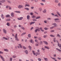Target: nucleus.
<instances>
[{"label":"nucleus","mask_w":61,"mask_h":61,"mask_svg":"<svg viewBox=\"0 0 61 61\" xmlns=\"http://www.w3.org/2000/svg\"><path fill=\"white\" fill-rule=\"evenodd\" d=\"M32 52L33 53V54L34 55H35L36 56H37V55H40V53H35V51H32Z\"/></svg>","instance_id":"f257e3e1"},{"label":"nucleus","mask_w":61,"mask_h":61,"mask_svg":"<svg viewBox=\"0 0 61 61\" xmlns=\"http://www.w3.org/2000/svg\"><path fill=\"white\" fill-rule=\"evenodd\" d=\"M15 40L17 41H19V39L17 38V34H16L15 36Z\"/></svg>","instance_id":"f03ea898"},{"label":"nucleus","mask_w":61,"mask_h":61,"mask_svg":"<svg viewBox=\"0 0 61 61\" xmlns=\"http://www.w3.org/2000/svg\"><path fill=\"white\" fill-rule=\"evenodd\" d=\"M5 0H3L2 1H0V5H2V3H4V2H5Z\"/></svg>","instance_id":"7ed1b4c3"},{"label":"nucleus","mask_w":61,"mask_h":61,"mask_svg":"<svg viewBox=\"0 0 61 61\" xmlns=\"http://www.w3.org/2000/svg\"><path fill=\"white\" fill-rule=\"evenodd\" d=\"M23 6L22 5H19L18 6L19 8H23Z\"/></svg>","instance_id":"20e7f679"},{"label":"nucleus","mask_w":61,"mask_h":61,"mask_svg":"<svg viewBox=\"0 0 61 61\" xmlns=\"http://www.w3.org/2000/svg\"><path fill=\"white\" fill-rule=\"evenodd\" d=\"M52 25H54L55 26L54 27H56V26H57V25H56V23L52 24Z\"/></svg>","instance_id":"39448f33"},{"label":"nucleus","mask_w":61,"mask_h":61,"mask_svg":"<svg viewBox=\"0 0 61 61\" xmlns=\"http://www.w3.org/2000/svg\"><path fill=\"white\" fill-rule=\"evenodd\" d=\"M44 48L47 49H50V48H49V47H47L46 46H44Z\"/></svg>","instance_id":"423d86ee"},{"label":"nucleus","mask_w":61,"mask_h":61,"mask_svg":"<svg viewBox=\"0 0 61 61\" xmlns=\"http://www.w3.org/2000/svg\"><path fill=\"white\" fill-rule=\"evenodd\" d=\"M56 41L57 43H58V46H59L60 47H61V44H59L58 43V41Z\"/></svg>","instance_id":"0eeeda50"},{"label":"nucleus","mask_w":61,"mask_h":61,"mask_svg":"<svg viewBox=\"0 0 61 61\" xmlns=\"http://www.w3.org/2000/svg\"><path fill=\"white\" fill-rule=\"evenodd\" d=\"M44 59L46 61H48V59L47 58H46L45 57H44Z\"/></svg>","instance_id":"6e6552de"},{"label":"nucleus","mask_w":61,"mask_h":61,"mask_svg":"<svg viewBox=\"0 0 61 61\" xmlns=\"http://www.w3.org/2000/svg\"><path fill=\"white\" fill-rule=\"evenodd\" d=\"M17 19L18 20H22V19H23V17H21L20 18H18Z\"/></svg>","instance_id":"1a4fd4ad"},{"label":"nucleus","mask_w":61,"mask_h":61,"mask_svg":"<svg viewBox=\"0 0 61 61\" xmlns=\"http://www.w3.org/2000/svg\"><path fill=\"white\" fill-rule=\"evenodd\" d=\"M0 57L2 59V60L3 61H5V60H4V58L2 57L0 55Z\"/></svg>","instance_id":"9d476101"},{"label":"nucleus","mask_w":61,"mask_h":61,"mask_svg":"<svg viewBox=\"0 0 61 61\" xmlns=\"http://www.w3.org/2000/svg\"><path fill=\"white\" fill-rule=\"evenodd\" d=\"M35 22H32L30 23V25H32L33 24H35Z\"/></svg>","instance_id":"9b49d317"},{"label":"nucleus","mask_w":61,"mask_h":61,"mask_svg":"<svg viewBox=\"0 0 61 61\" xmlns=\"http://www.w3.org/2000/svg\"><path fill=\"white\" fill-rule=\"evenodd\" d=\"M30 16L29 15H28L27 16V18L28 19V20H29L30 19Z\"/></svg>","instance_id":"f8f14e48"},{"label":"nucleus","mask_w":61,"mask_h":61,"mask_svg":"<svg viewBox=\"0 0 61 61\" xmlns=\"http://www.w3.org/2000/svg\"><path fill=\"white\" fill-rule=\"evenodd\" d=\"M43 42L44 43V44H46V45H48V43H47L46 41H44Z\"/></svg>","instance_id":"ddd939ff"},{"label":"nucleus","mask_w":61,"mask_h":61,"mask_svg":"<svg viewBox=\"0 0 61 61\" xmlns=\"http://www.w3.org/2000/svg\"><path fill=\"white\" fill-rule=\"evenodd\" d=\"M43 13H45L46 12V10L45 9L43 11Z\"/></svg>","instance_id":"4468645a"},{"label":"nucleus","mask_w":61,"mask_h":61,"mask_svg":"<svg viewBox=\"0 0 61 61\" xmlns=\"http://www.w3.org/2000/svg\"><path fill=\"white\" fill-rule=\"evenodd\" d=\"M26 6L29 7V6H30V5L29 4H26L25 6V7H26Z\"/></svg>","instance_id":"2eb2a0df"},{"label":"nucleus","mask_w":61,"mask_h":61,"mask_svg":"<svg viewBox=\"0 0 61 61\" xmlns=\"http://www.w3.org/2000/svg\"><path fill=\"white\" fill-rule=\"evenodd\" d=\"M56 14H57L58 15H59V16H60V17H61V15H60V14H59V12H56Z\"/></svg>","instance_id":"dca6fc26"},{"label":"nucleus","mask_w":61,"mask_h":61,"mask_svg":"<svg viewBox=\"0 0 61 61\" xmlns=\"http://www.w3.org/2000/svg\"><path fill=\"white\" fill-rule=\"evenodd\" d=\"M58 6H59V7H60L61 6V3H59L58 4Z\"/></svg>","instance_id":"f3484780"},{"label":"nucleus","mask_w":61,"mask_h":61,"mask_svg":"<svg viewBox=\"0 0 61 61\" xmlns=\"http://www.w3.org/2000/svg\"><path fill=\"white\" fill-rule=\"evenodd\" d=\"M3 39H5V40H8V39H9V38H5V37H3Z\"/></svg>","instance_id":"a211bd4d"},{"label":"nucleus","mask_w":61,"mask_h":61,"mask_svg":"<svg viewBox=\"0 0 61 61\" xmlns=\"http://www.w3.org/2000/svg\"><path fill=\"white\" fill-rule=\"evenodd\" d=\"M58 0H55V3H58Z\"/></svg>","instance_id":"6ab92c4d"},{"label":"nucleus","mask_w":61,"mask_h":61,"mask_svg":"<svg viewBox=\"0 0 61 61\" xmlns=\"http://www.w3.org/2000/svg\"><path fill=\"white\" fill-rule=\"evenodd\" d=\"M28 47L30 49V50H31L32 47H31V46H28Z\"/></svg>","instance_id":"aec40b11"},{"label":"nucleus","mask_w":61,"mask_h":61,"mask_svg":"<svg viewBox=\"0 0 61 61\" xmlns=\"http://www.w3.org/2000/svg\"><path fill=\"white\" fill-rule=\"evenodd\" d=\"M40 29H41V31H42V32H44V30L42 29V28L41 27H40Z\"/></svg>","instance_id":"412c9836"},{"label":"nucleus","mask_w":61,"mask_h":61,"mask_svg":"<svg viewBox=\"0 0 61 61\" xmlns=\"http://www.w3.org/2000/svg\"><path fill=\"white\" fill-rule=\"evenodd\" d=\"M11 16H12V17H14V13H11Z\"/></svg>","instance_id":"4be33fe9"},{"label":"nucleus","mask_w":61,"mask_h":61,"mask_svg":"<svg viewBox=\"0 0 61 61\" xmlns=\"http://www.w3.org/2000/svg\"><path fill=\"white\" fill-rule=\"evenodd\" d=\"M25 34H26V33H23L21 35V36H23V35H25Z\"/></svg>","instance_id":"5701e85b"},{"label":"nucleus","mask_w":61,"mask_h":61,"mask_svg":"<svg viewBox=\"0 0 61 61\" xmlns=\"http://www.w3.org/2000/svg\"><path fill=\"white\" fill-rule=\"evenodd\" d=\"M4 32L5 33V34H6V31L5 29H4L3 30Z\"/></svg>","instance_id":"b1692460"},{"label":"nucleus","mask_w":61,"mask_h":61,"mask_svg":"<svg viewBox=\"0 0 61 61\" xmlns=\"http://www.w3.org/2000/svg\"><path fill=\"white\" fill-rule=\"evenodd\" d=\"M40 18V16H38L36 18V19H39Z\"/></svg>","instance_id":"393cba45"},{"label":"nucleus","mask_w":61,"mask_h":61,"mask_svg":"<svg viewBox=\"0 0 61 61\" xmlns=\"http://www.w3.org/2000/svg\"><path fill=\"white\" fill-rule=\"evenodd\" d=\"M56 49L57 50H58L59 51V52H61V50H60L59 49H58V48H56Z\"/></svg>","instance_id":"a878e982"},{"label":"nucleus","mask_w":61,"mask_h":61,"mask_svg":"<svg viewBox=\"0 0 61 61\" xmlns=\"http://www.w3.org/2000/svg\"><path fill=\"white\" fill-rule=\"evenodd\" d=\"M25 53L26 54H28V51H27V50L25 51Z\"/></svg>","instance_id":"bb28decb"},{"label":"nucleus","mask_w":61,"mask_h":61,"mask_svg":"<svg viewBox=\"0 0 61 61\" xmlns=\"http://www.w3.org/2000/svg\"><path fill=\"white\" fill-rule=\"evenodd\" d=\"M21 28L22 29V30H25V28L23 27H22Z\"/></svg>","instance_id":"cd10ccee"},{"label":"nucleus","mask_w":61,"mask_h":61,"mask_svg":"<svg viewBox=\"0 0 61 61\" xmlns=\"http://www.w3.org/2000/svg\"><path fill=\"white\" fill-rule=\"evenodd\" d=\"M54 20L55 21H57L58 20H59V19L58 18L55 19Z\"/></svg>","instance_id":"c85d7f7f"},{"label":"nucleus","mask_w":61,"mask_h":61,"mask_svg":"<svg viewBox=\"0 0 61 61\" xmlns=\"http://www.w3.org/2000/svg\"><path fill=\"white\" fill-rule=\"evenodd\" d=\"M19 46H20V47L21 48H22V46H21V44H19Z\"/></svg>","instance_id":"c756f323"},{"label":"nucleus","mask_w":61,"mask_h":61,"mask_svg":"<svg viewBox=\"0 0 61 61\" xmlns=\"http://www.w3.org/2000/svg\"><path fill=\"white\" fill-rule=\"evenodd\" d=\"M42 39V38L40 37H39L38 40L40 41H41Z\"/></svg>","instance_id":"7c9ffc66"},{"label":"nucleus","mask_w":61,"mask_h":61,"mask_svg":"<svg viewBox=\"0 0 61 61\" xmlns=\"http://www.w3.org/2000/svg\"><path fill=\"white\" fill-rule=\"evenodd\" d=\"M40 4L41 5H42V6L44 5V4L43 3H40Z\"/></svg>","instance_id":"2f4dec72"},{"label":"nucleus","mask_w":61,"mask_h":61,"mask_svg":"<svg viewBox=\"0 0 61 61\" xmlns=\"http://www.w3.org/2000/svg\"><path fill=\"white\" fill-rule=\"evenodd\" d=\"M25 9H26V10H29V8H25Z\"/></svg>","instance_id":"473e14b6"},{"label":"nucleus","mask_w":61,"mask_h":61,"mask_svg":"<svg viewBox=\"0 0 61 61\" xmlns=\"http://www.w3.org/2000/svg\"><path fill=\"white\" fill-rule=\"evenodd\" d=\"M28 36L29 37H30V38L31 37V34H28Z\"/></svg>","instance_id":"72a5a7b5"},{"label":"nucleus","mask_w":61,"mask_h":61,"mask_svg":"<svg viewBox=\"0 0 61 61\" xmlns=\"http://www.w3.org/2000/svg\"><path fill=\"white\" fill-rule=\"evenodd\" d=\"M30 42L31 43H33V44H34V41H33V40H30Z\"/></svg>","instance_id":"f704fd0d"},{"label":"nucleus","mask_w":61,"mask_h":61,"mask_svg":"<svg viewBox=\"0 0 61 61\" xmlns=\"http://www.w3.org/2000/svg\"><path fill=\"white\" fill-rule=\"evenodd\" d=\"M7 25H8V26H9L10 25V24L8 22L6 24Z\"/></svg>","instance_id":"c9c22d12"},{"label":"nucleus","mask_w":61,"mask_h":61,"mask_svg":"<svg viewBox=\"0 0 61 61\" xmlns=\"http://www.w3.org/2000/svg\"><path fill=\"white\" fill-rule=\"evenodd\" d=\"M50 36H51V37H54L55 36L53 35H50Z\"/></svg>","instance_id":"e433bc0d"},{"label":"nucleus","mask_w":61,"mask_h":61,"mask_svg":"<svg viewBox=\"0 0 61 61\" xmlns=\"http://www.w3.org/2000/svg\"><path fill=\"white\" fill-rule=\"evenodd\" d=\"M5 51H6V52H8V50L7 49H5L4 50Z\"/></svg>","instance_id":"4c0bfd02"},{"label":"nucleus","mask_w":61,"mask_h":61,"mask_svg":"<svg viewBox=\"0 0 61 61\" xmlns=\"http://www.w3.org/2000/svg\"><path fill=\"white\" fill-rule=\"evenodd\" d=\"M40 45H42V44H43V42L42 41H40Z\"/></svg>","instance_id":"58836bf2"},{"label":"nucleus","mask_w":61,"mask_h":61,"mask_svg":"<svg viewBox=\"0 0 61 61\" xmlns=\"http://www.w3.org/2000/svg\"><path fill=\"white\" fill-rule=\"evenodd\" d=\"M6 17H10V15H6Z\"/></svg>","instance_id":"ea45409f"},{"label":"nucleus","mask_w":61,"mask_h":61,"mask_svg":"<svg viewBox=\"0 0 61 61\" xmlns=\"http://www.w3.org/2000/svg\"><path fill=\"white\" fill-rule=\"evenodd\" d=\"M4 15H3L2 14L1 15V17L2 18V19H4Z\"/></svg>","instance_id":"a19ab883"},{"label":"nucleus","mask_w":61,"mask_h":61,"mask_svg":"<svg viewBox=\"0 0 61 61\" xmlns=\"http://www.w3.org/2000/svg\"><path fill=\"white\" fill-rule=\"evenodd\" d=\"M35 17H36V16L34 15H33L32 16V18H35Z\"/></svg>","instance_id":"79ce46f5"},{"label":"nucleus","mask_w":61,"mask_h":61,"mask_svg":"<svg viewBox=\"0 0 61 61\" xmlns=\"http://www.w3.org/2000/svg\"><path fill=\"white\" fill-rule=\"evenodd\" d=\"M33 21H37V20H36L35 19H33Z\"/></svg>","instance_id":"37998d69"},{"label":"nucleus","mask_w":61,"mask_h":61,"mask_svg":"<svg viewBox=\"0 0 61 61\" xmlns=\"http://www.w3.org/2000/svg\"><path fill=\"white\" fill-rule=\"evenodd\" d=\"M48 28H47V27H45L44 28V29L46 30H48Z\"/></svg>","instance_id":"c03bdc74"},{"label":"nucleus","mask_w":61,"mask_h":61,"mask_svg":"<svg viewBox=\"0 0 61 61\" xmlns=\"http://www.w3.org/2000/svg\"><path fill=\"white\" fill-rule=\"evenodd\" d=\"M56 39V38H54L53 39V41L54 42H56V41L55 40Z\"/></svg>","instance_id":"a18cd8bd"},{"label":"nucleus","mask_w":61,"mask_h":61,"mask_svg":"<svg viewBox=\"0 0 61 61\" xmlns=\"http://www.w3.org/2000/svg\"><path fill=\"white\" fill-rule=\"evenodd\" d=\"M15 12H16V13H20V12L19 11H15Z\"/></svg>","instance_id":"49530a36"},{"label":"nucleus","mask_w":61,"mask_h":61,"mask_svg":"<svg viewBox=\"0 0 61 61\" xmlns=\"http://www.w3.org/2000/svg\"><path fill=\"white\" fill-rule=\"evenodd\" d=\"M10 6H6V8H8V7H9Z\"/></svg>","instance_id":"de8ad7c7"},{"label":"nucleus","mask_w":61,"mask_h":61,"mask_svg":"<svg viewBox=\"0 0 61 61\" xmlns=\"http://www.w3.org/2000/svg\"><path fill=\"white\" fill-rule=\"evenodd\" d=\"M35 41L36 43H38V40H35Z\"/></svg>","instance_id":"09e8293b"},{"label":"nucleus","mask_w":61,"mask_h":61,"mask_svg":"<svg viewBox=\"0 0 61 61\" xmlns=\"http://www.w3.org/2000/svg\"><path fill=\"white\" fill-rule=\"evenodd\" d=\"M38 30V29H36L35 30V31L36 32V33L37 32V30Z\"/></svg>","instance_id":"8fccbe9b"},{"label":"nucleus","mask_w":61,"mask_h":61,"mask_svg":"<svg viewBox=\"0 0 61 61\" xmlns=\"http://www.w3.org/2000/svg\"><path fill=\"white\" fill-rule=\"evenodd\" d=\"M39 10L40 11H42V8H40L39 9Z\"/></svg>","instance_id":"3c124183"},{"label":"nucleus","mask_w":61,"mask_h":61,"mask_svg":"<svg viewBox=\"0 0 61 61\" xmlns=\"http://www.w3.org/2000/svg\"><path fill=\"white\" fill-rule=\"evenodd\" d=\"M51 57V58H52V59H53L54 60H56V58H52V57Z\"/></svg>","instance_id":"603ef678"},{"label":"nucleus","mask_w":61,"mask_h":61,"mask_svg":"<svg viewBox=\"0 0 61 61\" xmlns=\"http://www.w3.org/2000/svg\"><path fill=\"white\" fill-rule=\"evenodd\" d=\"M6 20V21H9L11 20L10 19H7Z\"/></svg>","instance_id":"864d4df0"},{"label":"nucleus","mask_w":61,"mask_h":61,"mask_svg":"<svg viewBox=\"0 0 61 61\" xmlns=\"http://www.w3.org/2000/svg\"><path fill=\"white\" fill-rule=\"evenodd\" d=\"M47 20H51V18H47Z\"/></svg>","instance_id":"5fc2aeb1"},{"label":"nucleus","mask_w":61,"mask_h":61,"mask_svg":"<svg viewBox=\"0 0 61 61\" xmlns=\"http://www.w3.org/2000/svg\"><path fill=\"white\" fill-rule=\"evenodd\" d=\"M55 16H56V17H58V16L57 14H56L54 15Z\"/></svg>","instance_id":"6e6d98bb"},{"label":"nucleus","mask_w":61,"mask_h":61,"mask_svg":"<svg viewBox=\"0 0 61 61\" xmlns=\"http://www.w3.org/2000/svg\"><path fill=\"white\" fill-rule=\"evenodd\" d=\"M44 23H45L46 24L47 23V21L46 20H44Z\"/></svg>","instance_id":"4d7b16f0"},{"label":"nucleus","mask_w":61,"mask_h":61,"mask_svg":"<svg viewBox=\"0 0 61 61\" xmlns=\"http://www.w3.org/2000/svg\"><path fill=\"white\" fill-rule=\"evenodd\" d=\"M54 27H50V29H53Z\"/></svg>","instance_id":"13d9d810"},{"label":"nucleus","mask_w":61,"mask_h":61,"mask_svg":"<svg viewBox=\"0 0 61 61\" xmlns=\"http://www.w3.org/2000/svg\"><path fill=\"white\" fill-rule=\"evenodd\" d=\"M23 48L24 49H26V48L24 46H23Z\"/></svg>","instance_id":"bf43d9fd"},{"label":"nucleus","mask_w":61,"mask_h":61,"mask_svg":"<svg viewBox=\"0 0 61 61\" xmlns=\"http://www.w3.org/2000/svg\"><path fill=\"white\" fill-rule=\"evenodd\" d=\"M34 1L35 2H37L38 1V0H34Z\"/></svg>","instance_id":"052dcab7"},{"label":"nucleus","mask_w":61,"mask_h":61,"mask_svg":"<svg viewBox=\"0 0 61 61\" xmlns=\"http://www.w3.org/2000/svg\"><path fill=\"white\" fill-rule=\"evenodd\" d=\"M46 35H44L43 36V37H44V38H46Z\"/></svg>","instance_id":"680f3d73"},{"label":"nucleus","mask_w":61,"mask_h":61,"mask_svg":"<svg viewBox=\"0 0 61 61\" xmlns=\"http://www.w3.org/2000/svg\"><path fill=\"white\" fill-rule=\"evenodd\" d=\"M38 59L39 60V61H41V59L38 58Z\"/></svg>","instance_id":"e2e57ef3"},{"label":"nucleus","mask_w":61,"mask_h":61,"mask_svg":"<svg viewBox=\"0 0 61 61\" xmlns=\"http://www.w3.org/2000/svg\"><path fill=\"white\" fill-rule=\"evenodd\" d=\"M34 38H35V39H36V38L37 39V38H38V37H37V36L36 37V36H35L34 37Z\"/></svg>","instance_id":"0e129e2a"},{"label":"nucleus","mask_w":61,"mask_h":61,"mask_svg":"<svg viewBox=\"0 0 61 61\" xmlns=\"http://www.w3.org/2000/svg\"><path fill=\"white\" fill-rule=\"evenodd\" d=\"M55 31L54 30H52L50 31L51 32H54Z\"/></svg>","instance_id":"69168bd1"},{"label":"nucleus","mask_w":61,"mask_h":61,"mask_svg":"<svg viewBox=\"0 0 61 61\" xmlns=\"http://www.w3.org/2000/svg\"><path fill=\"white\" fill-rule=\"evenodd\" d=\"M16 56H12V57L13 58H15V57H16Z\"/></svg>","instance_id":"338daca9"},{"label":"nucleus","mask_w":61,"mask_h":61,"mask_svg":"<svg viewBox=\"0 0 61 61\" xmlns=\"http://www.w3.org/2000/svg\"><path fill=\"white\" fill-rule=\"evenodd\" d=\"M12 58H10V61H12Z\"/></svg>","instance_id":"774afa93"}]
</instances>
